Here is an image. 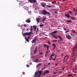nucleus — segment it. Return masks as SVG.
Returning a JSON list of instances; mask_svg holds the SVG:
<instances>
[{
	"label": "nucleus",
	"instance_id": "obj_24",
	"mask_svg": "<svg viewBox=\"0 0 77 77\" xmlns=\"http://www.w3.org/2000/svg\"><path fill=\"white\" fill-rule=\"evenodd\" d=\"M73 33L75 34H77V32H75V31H73Z\"/></svg>",
	"mask_w": 77,
	"mask_h": 77
},
{
	"label": "nucleus",
	"instance_id": "obj_22",
	"mask_svg": "<svg viewBox=\"0 0 77 77\" xmlns=\"http://www.w3.org/2000/svg\"><path fill=\"white\" fill-rule=\"evenodd\" d=\"M42 64V63H39L37 66V68H38V67H39V65H41Z\"/></svg>",
	"mask_w": 77,
	"mask_h": 77
},
{
	"label": "nucleus",
	"instance_id": "obj_30",
	"mask_svg": "<svg viewBox=\"0 0 77 77\" xmlns=\"http://www.w3.org/2000/svg\"><path fill=\"white\" fill-rule=\"evenodd\" d=\"M40 27H43L44 26V25L43 24H41L40 25Z\"/></svg>",
	"mask_w": 77,
	"mask_h": 77
},
{
	"label": "nucleus",
	"instance_id": "obj_9",
	"mask_svg": "<svg viewBox=\"0 0 77 77\" xmlns=\"http://www.w3.org/2000/svg\"><path fill=\"white\" fill-rule=\"evenodd\" d=\"M23 8L24 9L26 10V11L29 10V8H28V7H27V6H25Z\"/></svg>",
	"mask_w": 77,
	"mask_h": 77
},
{
	"label": "nucleus",
	"instance_id": "obj_63",
	"mask_svg": "<svg viewBox=\"0 0 77 77\" xmlns=\"http://www.w3.org/2000/svg\"><path fill=\"white\" fill-rule=\"evenodd\" d=\"M77 9H76V10L75 11V12H77Z\"/></svg>",
	"mask_w": 77,
	"mask_h": 77
},
{
	"label": "nucleus",
	"instance_id": "obj_28",
	"mask_svg": "<svg viewBox=\"0 0 77 77\" xmlns=\"http://www.w3.org/2000/svg\"><path fill=\"white\" fill-rule=\"evenodd\" d=\"M46 6L48 7V8H51V6L50 5H47Z\"/></svg>",
	"mask_w": 77,
	"mask_h": 77
},
{
	"label": "nucleus",
	"instance_id": "obj_53",
	"mask_svg": "<svg viewBox=\"0 0 77 77\" xmlns=\"http://www.w3.org/2000/svg\"><path fill=\"white\" fill-rule=\"evenodd\" d=\"M55 66H57V64H55Z\"/></svg>",
	"mask_w": 77,
	"mask_h": 77
},
{
	"label": "nucleus",
	"instance_id": "obj_11",
	"mask_svg": "<svg viewBox=\"0 0 77 77\" xmlns=\"http://www.w3.org/2000/svg\"><path fill=\"white\" fill-rule=\"evenodd\" d=\"M45 3H44L43 4H42V5L43 6V7H44V8H45Z\"/></svg>",
	"mask_w": 77,
	"mask_h": 77
},
{
	"label": "nucleus",
	"instance_id": "obj_23",
	"mask_svg": "<svg viewBox=\"0 0 77 77\" xmlns=\"http://www.w3.org/2000/svg\"><path fill=\"white\" fill-rule=\"evenodd\" d=\"M25 39L27 42H29V39H27V38H25Z\"/></svg>",
	"mask_w": 77,
	"mask_h": 77
},
{
	"label": "nucleus",
	"instance_id": "obj_3",
	"mask_svg": "<svg viewBox=\"0 0 77 77\" xmlns=\"http://www.w3.org/2000/svg\"><path fill=\"white\" fill-rule=\"evenodd\" d=\"M67 38L68 39H69V40H70V39H71L72 37L69 35H66V36Z\"/></svg>",
	"mask_w": 77,
	"mask_h": 77
},
{
	"label": "nucleus",
	"instance_id": "obj_61",
	"mask_svg": "<svg viewBox=\"0 0 77 77\" xmlns=\"http://www.w3.org/2000/svg\"><path fill=\"white\" fill-rule=\"evenodd\" d=\"M45 57H47V55H45Z\"/></svg>",
	"mask_w": 77,
	"mask_h": 77
},
{
	"label": "nucleus",
	"instance_id": "obj_47",
	"mask_svg": "<svg viewBox=\"0 0 77 77\" xmlns=\"http://www.w3.org/2000/svg\"><path fill=\"white\" fill-rule=\"evenodd\" d=\"M37 48H38V47L37 46H36L35 47V49H36V50H37Z\"/></svg>",
	"mask_w": 77,
	"mask_h": 77
},
{
	"label": "nucleus",
	"instance_id": "obj_48",
	"mask_svg": "<svg viewBox=\"0 0 77 77\" xmlns=\"http://www.w3.org/2000/svg\"><path fill=\"white\" fill-rule=\"evenodd\" d=\"M40 54H41V55H42V52H40Z\"/></svg>",
	"mask_w": 77,
	"mask_h": 77
},
{
	"label": "nucleus",
	"instance_id": "obj_6",
	"mask_svg": "<svg viewBox=\"0 0 77 77\" xmlns=\"http://www.w3.org/2000/svg\"><path fill=\"white\" fill-rule=\"evenodd\" d=\"M36 38H34L33 40H32V43H33L34 42H36Z\"/></svg>",
	"mask_w": 77,
	"mask_h": 77
},
{
	"label": "nucleus",
	"instance_id": "obj_33",
	"mask_svg": "<svg viewBox=\"0 0 77 77\" xmlns=\"http://www.w3.org/2000/svg\"><path fill=\"white\" fill-rule=\"evenodd\" d=\"M68 77H70L71 76H72V75H71V74H69L68 75Z\"/></svg>",
	"mask_w": 77,
	"mask_h": 77
},
{
	"label": "nucleus",
	"instance_id": "obj_15",
	"mask_svg": "<svg viewBox=\"0 0 77 77\" xmlns=\"http://www.w3.org/2000/svg\"><path fill=\"white\" fill-rule=\"evenodd\" d=\"M37 21L38 23H39V18H38L37 19Z\"/></svg>",
	"mask_w": 77,
	"mask_h": 77
},
{
	"label": "nucleus",
	"instance_id": "obj_12",
	"mask_svg": "<svg viewBox=\"0 0 77 77\" xmlns=\"http://www.w3.org/2000/svg\"><path fill=\"white\" fill-rule=\"evenodd\" d=\"M26 23H30V20H29V19H28L26 20Z\"/></svg>",
	"mask_w": 77,
	"mask_h": 77
},
{
	"label": "nucleus",
	"instance_id": "obj_39",
	"mask_svg": "<svg viewBox=\"0 0 77 77\" xmlns=\"http://www.w3.org/2000/svg\"><path fill=\"white\" fill-rule=\"evenodd\" d=\"M71 21L70 20H68L67 21V22H68V23H69V22H70Z\"/></svg>",
	"mask_w": 77,
	"mask_h": 77
},
{
	"label": "nucleus",
	"instance_id": "obj_7",
	"mask_svg": "<svg viewBox=\"0 0 77 77\" xmlns=\"http://www.w3.org/2000/svg\"><path fill=\"white\" fill-rule=\"evenodd\" d=\"M52 36H53L55 39H58V37H57V36L54 35H52Z\"/></svg>",
	"mask_w": 77,
	"mask_h": 77
},
{
	"label": "nucleus",
	"instance_id": "obj_54",
	"mask_svg": "<svg viewBox=\"0 0 77 77\" xmlns=\"http://www.w3.org/2000/svg\"><path fill=\"white\" fill-rule=\"evenodd\" d=\"M56 60V59H55V58H54L53 59V60Z\"/></svg>",
	"mask_w": 77,
	"mask_h": 77
},
{
	"label": "nucleus",
	"instance_id": "obj_21",
	"mask_svg": "<svg viewBox=\"0 0 77 77\" xmlns=\"http://www.w3.org/2000/svg\"><path fill=\"white\" fill-rule=\"evenodd\" d=\"M53 59V57H52L51 56V57L50 58V59H49V60H51Z\"/></svg>",
	"mask_w": 77,
	"mask_h": 77
},
{
	"label": "nucleus",
	"instance_id": "obj_52",
	"mask_svg": "<svg viewBox=\"0 0 77 77\" xmlns=\"http://www.w3.org/2000/svg\"><path fill=\"white\" fill-rule=\"evenodd\" d=\"M75 48H76V49H77V46H75Z\"/></svg>",
	"mask_w": 77,
	"mask_h": 77
},
{
	"label": "nucleus",
	"instance_id": "obj_49",
	"mask_svg": "<svg viewBox=\"0 0 77 77\" xmlns=\"http://www.w3.org/2000/svg\"><path fill=\"white\" fill-rule=\"evenodd\" d=\"M48 44H50V42H48Z\"/></svg>",
	"mask_w": 77,
	"mask_h": 77
},
{
	"label": "nucleus",
	"instance_id": "obj_2",
	"mask_svg": "<svg viewBox=\"0 0 77 77\" xmlns=\"http://www.w3.org/2000/svg\"><path fill=\"white\" fill-rule=\"evenodd\" d=\"M68 58H69V57H68V56L66 55L65 57L64 60H63L64 61H66V60H68Z\"/></svg>",
	"mask_w": 77,
	"mask_h": 77
},
{
	"label": "nucleus",
	"instance_id": "obj_57",
	"mask_svg": "<svg viewBox=\"0 0 77 77\" xmlns=\"http://www.w3.org/2000/svg\"><path fill=\"white\" fill-rule=\"evenodd\" d=\"M50 63H49L48 64V65H50Z\"/></svg>",
	"mask_w": 77,
	"mask_h": 77
},
{
	"label": "nucleus",
	"instance_id": "obj_34",
	"mask_svg": "<svg viewBox=\"0 0 77 77\" xmlns=\"http://www.w3.org/2000/svg\"><path fill=\"white\" fill-rule=\"evenodd\" d=\"M24 27H26L27 26V25H26V24H24L23 25Z\"/></svg>",
	"mask_w": 77,
	"mask_h": 77
},
{
	"label": "nucleus",
	"instance_id": "obj_45",
	"mask_svg": "<svg viewBox=\"0 0 77 77\" xmlns=\"http://www.w3.org/2000/svg\"><path fill=\"white\" fill-rule=\"evenodd\" d=\"M64 30H66V29L64 28Z\"/></svg>",
	"mask_w": 77,
	"mask_h": 77
},
{
	"label": "nucleus",
	"instance_id": "obj_58",
	"mask_svg": "<svg viewBox=\"0 0 77 77\" xmlns=\"http://www.w3.org/2000/svg\"><path fill=\"white\" fill-rule=\"evenodd\" d=\"M55 59H56V55L55 56Z\"/></svg>",
	"mask_w": 77,
	"mask_h": 77
},
{
	"label": "nucleus",
	"instance_id": "obj_37",
	"mask_svg": "<svg viewBox=\"0 0 77 77\" xmlns=\"http://www.w3.org/2000/svg\"><path fill=\"white\" fill-rule=\"evenodd\" d=\"M53 42H57V40H53Z\"/></svg>",
	"mask_w": 77,
	"mask_h": 77
},
{
	"label": "nucleus",
	"instance_id": "obj_8",
	"mask_svg": "<svg viewBox=\"0 0 77 77\" xmlns=\"http://www.w3.org/2000/svg\"><path fill=\"white\" fill-rule=\"evenodd\" d=\"M57 33V31H55L53 32H52L51 33V35H53V33Z\"/></svg>",
	"mask_w": 77,
	"mask_h": 77
},
{
	"label": "nucleus",
	"instance_id": "obj_55",
	"mask_svg": "<svg viewBox=\"0 0 77 77\" xmlns=\"http://www.w3.org/2000/svg\"><path fill=\"white\" fill-rule=\"evenodd\" d=\"M71 36H72V35H73V34H71Z\"/></svg>",
	"mask_w": 77,
	"mask_h": 77
},
{
	"label": "nucleus",
	"instance_id": "obj_56",
	"mask_svg": "<svg viewBox=\"0 0 77 77\" xmlns=\"http://www.w3.org/2000/svg\"><path fill=\"white\" fill-rule=\"evenodd\" d=\"M66 63H67V64H68V62L67 61V62H66Z\"/></svg>",
	"mask_w": 77,
	"mask_h": 77
},
{
	"label": "nucleus",
	"instance_id": "obj_46",
	"mask_svg": "<svg viewBox=\"0 0 77 77\" xmlns=\"http://www.w3.org/2000/svg\"><path fill=\"white\" fill-rule=\"evenodd\" d=\"M22 74L24 75L25 74V73L24 72H23Z\"/></svg>",
	"mask_w": 77,
	"mask_h": 77
},
{
	"label": "nucleus",
	"instance_id": "obj_4",
	"mask_svg": "<svg viewBox=\"0 0 77 77\" xmlns=\"http://www.w3.org/2000/svg\"><path fill=\"white\" fill-rule=\"evenodd\" d=\"M42 13L44 15H46L47 14V12L45 10H43Z\"/></svg>",
	"mask_w": 77,
	"mask_h": 77
},
{
	"label": "nucleus",
	"instance_id": "obj_41",
	"mask_svg": "<svg viewBox=\"0 0 77 77\" xmlns=\"http://www.w3.org/2000/svg\"><path fill=\"white\" fill-rule=\"evenodd\" d=\"M47 48H49V46H48V45H47Z\"/></svg>",
	"mask_w": 77,
	"mask_h": 77
},
{
	"label": "nucleus",
	"instance_id": "obj_5",
	"mask_svg": "<svg viewBox=\"0 0 77 77\" xmlns=\"http://www.w3.org/2000/svg\"><path fill=\"white\" fill-rule=\"evenodd\" d=\"M49 72H50V71H49V70H46L45 71L43 74L44 75H45V74H46V73H49Z\"/></svg>",
	"mask_w": 77,
	"mask_h": 77
},
{
	"label": "nucleus",
	"instance_id": "obj_64",
	"mask_svg": "<svg viewBox=\"0 0 77 77\" xmlns=\"http://www.w3.org/2000/svg\"><path fill=\"white\" fill-rule=\"evenodd\" d=\"M30 65H32V63H30Z\"/></svg>",
	"mask_w": 77,
	"mask_h": 77
},
{
	"label": "nucleus",
	"instance_id": "obj_20",
	"mask_svg": "<svg viewBox=\"0 0 77 77\" xmlns=\"http://www.w3.org/2000/svg\"><path fill=\"white\" fill-rule=\"evenodd\" d=\"M71 19H72V20H75V18H74V17H71Z\"/></svg>",
	"mask_w": 77,
	"mask_h": 77
},
{
	"label": "nucleus",
	"instance_id": "obj_43",
	"mask_svg": "<svg viewBox=\"0 0 77 77\" xmlns=\"http://www.w3.org/2000/svg\"><path fill=\"white\" fill-rule=\"evenodd\" d=\"M47 14H48L49 15H50V14L48 13H47Z\"/></svg>",
	"mask_w": 77,
	"mask_h": 77
},
{
	"label": "nucleus",
	"instance_id": "obj_27",
	"mask_svg": "<svg viewBox=\"0 0 77 77\" xmlns=\"http://www.w3.org/2000/svg\"><path fill=\"white\" fill-rule=\"evenodd\" d=\"M37 50H36V49H35V50H34L33 51L34 53H35L36 52V51Z\"/></svg>",
	"mask_w": 77,
	"mask_h": 77
},
{
	"label": "nucleus",
	"instance_id": "obj_51",
	"mask_svg": "<svg viewBox=\"0 0 77 77\" xmlns=\"http://www.w3.org/2000/svg\"><path fill=\"white\" fill-rule=\"evenodd\" d=\"M63 54H61V56H63Z\"/></svg>",
	"mask_w": 77,
	"mask_h": 77
},
{
	"label": "nucleus",
	"instance_id": "obj_10",
	"mask_svg": "<svg viewBox=\"0 0 77 77\" xmlns=\"http://www.w3.org/2000/svg\"><path fill=\"white\" fill-rule=\"evenodd\" d=\"M46 19H47V18L46 17L43 19L42 20V22H44V21H45V20H46Z\"/></svg>",
	"mask_w": 77,
	"mask_h": 77
},
{
	"label": "nucleus",
	"instance_id": "obj_29",
	"mask_svg": "<svg viewBox=\"0 0 77 77\" xmlns=\"http://www.w3.org/2000/svg\"><path fill=\"white\" fill-rule=\"evenodd\" d=\"M55 55V54H53L52 55H51V57H52V56H54Z\"/></svg>",
	"mask_w": 77,
	"mask_h": 77
},
{
	"label": "nucleus",
	"instance_id": "obj_50",
	"mask_svg": "<svg viewBox=\"0 0 77 77\" xmlns=\"http://www.w3.org/2000/svg\"><path fill=\"white\" fill-rule=\"evenodd\" d=\"M75 8H74L73 9V11H75Z\"/></svg>",
	"mask_w": 77,
	"mask_h": 77
},
{
	"label": "nucleus",
	"instance_id": "obj_18",
	"mask_svg": "<svg viewBox=\"0 0 77 77\" xmlns=\"http://www.w3.org/2000/svg\"><path fill=\"white\" fill-rule=\"evenodd\" d=\"M58 36L59 38H60V39L61 40V41H63V40L62 39V38L61 36H60L59 35Z\"/></svg>",
	"mask_w": 77,
	"mask_h": 77
},
{
	"label": "nucleus",
	"instance_id": "obj_60",
	"mask_svg": "<svg viewBox=\"0 0 77 77\" xmlns=\"http://www.w3.org/2000/svg\"><path fill=\"white\" fill-rule=\"evenodd\" d=\"M47 48V51H48L49 50L48 48Z\"/></svg>",
	"mask_w": 77,
	"mask_h": 77
},
{
	"label": "nucleus",
	"instance_id": "obj_26",
	"mask_svg": "<svg viewBox=\"0 0 77 77\" xmlns=\"http://www.w3.org/2000/svg\"><path fill=\"white\" fill-rule=\"evenodd\" d=\"M56 3V1H54L52 2V4H54V3Z\"/></svg>",
	"mask_w": 77,
	"mask_h": 77
},
{
	"label": "nucleus",
	"instance_id": "obj_25",
	"mask_svg": "<svg viewBox=\"0 0 77 77\" xmlns=\"http://www.w3.org/2000/svg\"><path fill=\"white\" fill-rule=\"evenodd\" d=\"M33 2H34V3H36V0H32Z\"/></svg>",
	"mask_w": 77,
	"mask_h": 77
},
{
	"label": "nucleus",
	"instance_id": "obj_62",
	"mask_svg": "<svg viewBox=\"0 0 77 77\" xmlns=\"http://www.w3.org/2000/svg\"><path fill=\"white\" fill-rule=\"evenodd\" d=\"M27 30H29V28L27 29Z\"/></svg>",
	"mask_w": 77,
	"mask_h": 77
},
{
	"label": "nucleus",
	"instance_id": "obj_14",
	"mask_svg": "<svg viewBox=\"0 0 77 77\" xmlns=\"http://www.w3.org/2000/svg\"><path fill=\"white\" fill-rule=\"evenodd\" d=\"M65 16L67 17V18H69V15L68 14H65Z\"/></svg>",
	"mask_w": 77,
	"mask_h": 77
},
{
	"label": "nucleus",
	"instance_id": "obj_13",
	"mask_svg": "<svg viewBox=\"0 0 77 77\" xmlns=\"http://www.w3.org/2000/svg\"><path fill=\"white\" fill-rule=\"evenodd\" d=\"M28 1L30 3H33V0H28Z\"/></svg>",
	"mask_w": 77,
	"mask_h": 77
},
{
	"label": "nucleus",
	"instance_id": "obj_17",
	"mask_svg": "<svg viewBox=\"0 0 77 77\" xmlns=\"http://www.w3.org/2000/svg\"><path fill=\"white\" fill-rule=\"evenodd\" d=\"M38 60H39L37 59L36 60H35L34 61L35 62H36V63H37V62H39V61H38Z\"/></svg>",
	"mask_w": 77,
	"mask_h": 77
},
{
	"label": "nucleus",
	"instance_id": "obj_36",
	"mask_svg": "<svg viewBox=\"0 0 77 77\" xmlns=\"http://www.w3.org/2000/svg\"><path fill=\"white\" fill-rule=\"evenodd\" d=\"M75 68L76 69H77V65H76L75 66Z\"/></svg>",
	"mask_w": 77,
	"mask_h": 77
},
{
	"label": "nucleus",
	"instance_id": "obj_38",
	"mask_svg": "<svg viewBox=\"0 0 77 77\" xmlns=\"http://www.w3.org/2000/svg\"><path fill=\"white\" fill-rule=\"evenodd\" d=\"M47 45L46 44H45L44 45V46L45 47L47 46Z\"/></svg>",
	"mask_w": 77,
	"mask_h": 77
},
{
	"label": "nucleus",
	"instance_id": "obj_35",
	"mask_svg": "<svg viewBox=\"0 0 77 77\" xmlns=\"http://www.w3.org/2000/svg\"><path fill=\"white\" fill-rule=\"evenodd\" d=\"M28 14H30V13H31V11H28Z\"/></svg>",
	"mask_w": 77,
	"mask_h": 77
},
{
	"label": "nucleus",
	"instance_id": "obj_40",
	"mask_svg": "<svg viewBox=\"0 0 77 77\" xmlns=\"http://www.w3.org/2000/svg\"><path fill=\"white\" fill-rule=\"evenodd\" d=\"M26 66L27 67H29V65H26Z\"/></svg>",
	"mask_w": 77,
	"mask_h": 77
},
{
	"label": "nucleus",
	"instance_id": "obj_59",
	"mask_svg": "<svg viewBox=\"0 0 77 77\" xmlns=\"http://www.w3.org/2000/svg\"><path fill=\"white\" fill-rule=\"evenodd\" d=\"M29 38H30V37H28V39H29Z\"/></svg>",
	"mask_w": 77,
	"mask_h": 77
},
{
	"label": "nucleus",
	"instance_id": "obj_44",
	"mask_svg": "<svg viewBox=\"0 0 77 77\" xmlns=\"http://www.w3.org/2000/svg\"><path fill=\"white\" fill-rule=\"evenodd\" d=\"M38 30H39V29H38V28H37V30L36 32H37L38 31Z\"/></svg>",
	"mask_w": 77,
	"mask_h": 77
},
{
	"label": "nucleus",
	"instance_id": "obj_32",
	"mask_svg": "<svg viewBox=\"0 0 77 77\" xmlns=\"http://www.w3.org/2000/svg\"><path fill=\"white\" fill-rule=\"evenodd\" d=\"M50 51H49V52H48V51H46V53H50Z\"/></svg>",
	"mask_w": 77,
	"mask_h": 77
},
{
	"label": "nucleus",
	"instance_id": "obj_16",
	"mask_svg": "<svg viewBox=\"0 0 77 77\" xmlns=\"http://www.w3.org/2000/svg\"><path fill=\"white\" fill-rule=\"evenodd\" d=\"M34 28L35 29L34 31H35L36 30V26H33Z\"/></svg>",
	"mask_w": 77,
	"mask_h": 77
},
{
	"label": "nucleus",
	"instance_id": "obj_1",
	"mask_svg": "<svg viewBox=\"0 0 77 77\" xmlns=\"http://www.w3.org/2000/svg\"><path fill=\"white\" fill-rule=\"evenodd\" d=\"M31 28L30 30H31V32H26L24 33L23 34V35H24V36H26V35H28V36H29V35H32V26H31Z\"/></svg>",
	"mask_w": 77,
	"mask_h": 77
},
{
	"label": "nucleus",
	"instance_id": "obj_31",
	"mask_svg": "<svg viewBox=\"0 0 77 77\" xmlns=\"http://www.w3.org/2000/svg\"><path fill=\"white\" fill-rule=\"evenodd\" d=\"M69 12L70 14H72V12H71L70 10H69Z\"/></svg>",
	"mask_w": 77,
	"mask_h": 77
},
{
	"label": "nucleus",
	"instance_id": "obj_19",
	"mask_svg": "<svg viewBox=\"0 0 77 77\" xmlns=\"http://www.w3.org/2000/svg\"><path fill=\"white\" fill-rule=\"evenodd\" d=\"M52 46H54V49L56 48V46H55V45L54 44H52Z\"/></svg>",
	"mask_w": 77,
	"mask_h": 77
},
{
	"label": "nucleus",
	"instance_id": "obj_42",
	"mask_svg": "<svg viewBox=\"0 0 77 77\" xmlns=\"http://www.w3.org/2000/svg\"><path fill=\"white\" fill-rule=\"evenodd\" d=\"M69 32V31H67L65 32V33H67V32Z\"/></svg>",
	"mask_w": 77,
	"mask_h": 77
}]
</instances>
